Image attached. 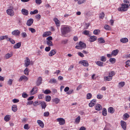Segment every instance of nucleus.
Masks as SVG:
<instances>
[{"mask_svg": "<svg viewBox=\"0 0 130 130\" xmlns=\"http://www.w3.org/2000/svg\"><path fill=\"white\" fill-rule=\"evenodd\" d=\"M61 32L62 35H65L70 31L69 28L66 26H63L61 28Z\"/></svg>", "mask_w": 130, "mask_h": 130, "instance_id": "1", "label": "nucleus"}, {"mask_svg": "<svg viewBox=\"0 0 130 130\" xmlns=\"http://www.w3.org/2000/svg\"><path fill=\"white\" fill-rule=\"evenodd\" d=\"M121 7H119L118 9L119 11H125L127 10V8L129 7L128 4H122L121 5Z\"/></svg>", "mask_w": 130, "mask_h": 130, "instance_id": "2", "label": "nucleus"}, {"mask_svg": "<svg viewBox=\"0 0 130 130\" xmlns=\"http://www.w3.org/2000/svg\"><path fill=\"white\" fill-rule=\"evenodd\" d=\"M11 9H8L7 10L6 12L8 15L12 17L14 15V12L13 9H15L16 10L17 8H14L13 5H12V6H11Z\"/></svg>", "mask_w": 130, "mask_h": 130, "instance_id": "3", "label": "nucleus"}, {"mask_svg": "<svg viewBox=\"0 0 130 130\" xmlns=\"http://www.w3.org/2000/svg\"><path fill=\"white\" fill-rule=\"evenodd\" d=\"M57 121L59 122V123L60 125H64L65 122V120L62 118H59L57 119Z\"/></svg>", "mask_w": 130, "mask_h": 130, "instance_id": "4", "label": "nucleus"}, {"mask_svg": "<svg viewBox=\"0 0 130 130\" xmlns=\"http://www.w3.org/2000/svg\"><path fill=\"white\" fill-rule=\"evenodd\" d=\"M37 88L36 86L34 87L30 91V94L31 95H33L37 92Z\"/></svg>", "mask_w": 130, "mask_h": 130, "instance_id": "5", "label": "nucleus"}, {"mask_svg": "<svg viewBox=\"0 0 130 130\" xmlns=\"http://www.w3.org/2000/svg\"><path fill=\"white\" fill-rule=\"evenodd\" d=\"M96 103V100L95 99H93L90 102L89 104V107H92L95 105Z\"/></svg>", "mask_w": 130, "mask_h": 130, "instance_id": "6", "label": "nucleus"}, {"mask_svg": "<svg viewBox=\"0 0 130 130\" xmlns=\"http://www.w3.org/2000/svg\"><path fill=\"white\" fill-rule=\"evenodd\" d=\"M80 63L85 67H87L89 65L88 62L86 60H82L80 61Z\"/></svg>", "mask_w": 130, "mask_h": 130, "instance_id": "7", "label": "nucleus"}, {"mask_svg": "<svg viewBox=\"0 0 130 130\" xmlns=\"http://www.w3.org/2000/svg\"><path fill=\"white\" fill-rule=\"evenodd\" d=\"M28 79V78L25 75H22L21 76L19 79V82H21L23 80H25L26 81Z\"/></svg>", "mask_w": 130, "mask_h": 130, "instance_id": "8", "label": "nucleus"}, {"mask_svg": "<svg viewBox=\"0 0 130 130\" xmlns=\"http://www.w3.org/2000/svg\"><path fill=\"white\" fill-rule=\"evenodd\" d=\"M121 126L122 128L124 130H126V123L123 121H121Z\"/></svg>", "mask_w": 130, "mask_h": 130, "instance_id": "9", "label": "nucleus"}, {"mask_svg": "<svg viewBox=\"0 0 130 130\" xmlns=\"http://www.w3.org/2000/svg\"><path fill=\"white\" fill-rule=\"evenodd\" d=\"M97 38V37L95 36H91L90 37L89 41L91 42H93L96 40Z\"/></svg>", "mask_w": 130, "mask_h": 130, "instance_id": "10", "label": "nucleus"}, {"mask_svg": "<svg viewBox=\"0 0 130 130\" xmlns=\"http://www.w3.org/2000/svg\"><path fill=\"white\" fill-rule=\"evenodd\" d=\"M34 21L33 19H30L28 20L26 24L28 26H31L32 24Z\"/></svg>", "mask_w": 130, "mask_h": 130, "instance_id": "11", "label": "nucleus"}, {"mask_svg": "<svg viewBox=\"0 0 130 130\" xmlns=\"http://www.w3.org/2000/svg\"><path fill=\"white\" fill-rule=\"evenodd\" d=\"M20 31L18 30H15L12 32V34L14 36H18L20 34Z\"/></svg>", "mask_w": 130, "mask_h": 130, "instance_id": "12", "label": "nucleus"}, {"mask_svg": "<svg viewBox=\"0 0 130 130\" xmlns=\"http://www.w3.org/2000/svg\"><path fill=\"white\" fill-rule=\"evenodd\" d=\"M21 12L22 14L24 15H27L28 14V10L25 9H22Z\"/></svg>", "mask_w": 130, "mask_h": 130, "instance_id": "13", "label": "nucleus"}, {"mask_svg": "<svg viewBox=\"0 0 130 130\" xmlns=\"http://www.w3.org/2000/svg\"><path fill=\"white\" fill-rule=\"evenodd\" d=\"M95 108L96 110L99 111L102 109V107L100 104H98L95 105Z\"/></svg>", "mask_w": 130, "mask_h": 130, "instance_id": "14", "label": "nucleus"}, {"mask_svg": "<svg viewBox=\"0 0 130 130\" xmlns=\"http://www.w3.org/2000/svg\"><path fill=\"white\" fill-rule=\"evenodd\" d=\"M56 53V50L55 49H53L50 51L48 54V55L51 57L55 55Z\"/></svg>", "mask_w": 130, "mask_h": 130, "instance_id": "15", "label": "nucleus"}, {"mask_svg": "<svg viewBox=\"0 0 130 130\" xmlns=\"http://www.w3.org/2000/svg\"><path fill=\"white\" fill-rule=\"evenodd\" d=\"M42 79L41 77H39L36 82V85L38 86L40 85L42 83Z\"/></svg>", "mask_w": 130, "mask_h": 130, "instance_id": "16", "label": "nucleus"}, {"mask_svg": "<svg viewBox=\"0 0 130 130\" xmlns=\"http://www.w3.org/2000/svg\"><path fill=\"white\" fill-rule=\"evenodd\" d=\"M51 32L50 31H47L44 32L42 36L43 37H46L47 36L51 35Z\"/></svg>", "mask_w": 130, "mask_h": 130, "instance_id": "17", "label": "nucleus"}, {"mask_svg": "<svg viewBox=\"0 0 130 130\" xmlns=\"http://www.w3.org/2000/svg\"><path fill=\"white\" fill-rule=\"evenodd\" d=\"M37 122L39 125L41 127V128H43L44 127V124L42 121L40 120H38L37 121Z\"/></svg>", "mask_w": 130, "mask_h": 130, "instance_id": "18", "label": "nucleus"}, {"mask_svg": "<svg viewBox=\"0 0 130 130\" xmlns=\"http://www.w3.org/2000/svg\"><path fill=\"white\" fill-rule=\"evenodd\" d=\"M30 64V60L28 58H26L25 61V66L27 67L29 66Z\"/></svg>", "mask_w": 130, "mask_h": 130, "instance_id": "19", "label": "nucleus"}, {"mask_svg": "<svg viewBox=\"0 0 130 130\" xmlns=\"http://www.w3.org/2000/svg\"><path fill=\"white\" fill-rule=\"evenodd\" d=\"M21 43L19 42L15 44L13 46V48L14 49H17L19 48L21 46Z\"/></svg>", "mask_w": 130, "mask_h": 130, "instance_id": "20", "label": "nucleus"}, {"mask_svg": "<svg viewBox=\"0 0 130 130\" xmlns=\"http://www.w3.org/2000/svg\"><path fill=\"white\" fill-rule=\"evenodd\" d=\"M79 45H80L82 48H85L86 47V44L80 41L79 42Z\"/></svg>", "mask_w": 130, "mask_h": 130, "instance_id": "21", "label": "nucleus"}, {"mask_svg": "<svg viewBox=\"0 0 130 130\" xmlns=\"http://www.w3.org/2000/svg\"><path fill=\"white\" fill-rule=\"evenodd\" d=\"M40 104H41L42 108L44 109H45L46 106L45 102L43 101H40Z\"/></svg>", "mask_w": 130, "mask_h": 130, "instance_id": "22", "label": "nucleus"}, {"mask_svg": "<svg viewBox=\"0 0 130 130\" xmlns=\"http://www.w3.org/2000/svg\"><path fill=\"white\" fill-rule=\"evenodd\" d=\"M108 111L111 113H113L115 111V109L112 107H110L108 108Z\"/></svg>", "mask_w": 130, "mask_h": 130, "instance_id": "23", "label": "nucleus"}, {"mask_svg": "<svg viewBox=\"0 0 130 130\" xmlns=\"http://www.w3.org/2000/svg\"><path fill=\"white\" fill-rule=\"evenodd\" d=\"M60 100L58 98H56L52 100L53 102H54L56 104H58L60 102Z\"/></svg>", "mask_w": 130, "mask_h": 130, "instance_id": "24", "label": "nucleus"}, {"mask_svg": "<svg viewBox=\"0 0 130 130\" xmlns=\"http://www.w3.org/2000/svg\"><path fill=\"white\" fill-rule=\"evenodd\" d=\"M10 115H6L4 118V120L6 121H8L10 119Z\"/></svg>", "mask_w": 130, "mask_h": 130, "instance_id": "25", "label": "nucleus"}, {"mask_svg": "<svg viewBox=\"0 0 130 130\" xmlns=\"http://www.w3.org/2000/svg\"><path fill=\"white\" fill-rule=\"evenodd\" d=\"M118 52L119 50H118L117 49L114 50L112 52V54L113 55L116 56L118 54Z\"/></svg>", "mask_w": 130, "mask_h": 130, "instance_id": "26", "label": "nucleus"}, {"mask_svg": "<svg viewBox=\"0 0 130 130\" xmlns=\"http://www.w3.org/2000/svg\"><path fill=\"white\" fill-rule=\"evenodd\" d=\"M57 81L56 79L52 78L50 79L49 81L48 82L51 83L55 84L57 83Z\"/></svg>", "mask_w": 130, "mask_h": 130, "instance_id": "27", "label": "nucleus"}, {"mask_svg": "<svg viewBox=\"0 0 130 130\" xmlns=\"http://www.w3.org/2000/svg\"><path fill=\"white\" fill-rule=\"evenodd\" d=\"M17 106L16 105H13L12 107V110L14 112L16 111L17 110Z\"/></svg>", "mask_w": 130, "mask_h": 130, "instance_id": "28", "label": "nucleus"}, {"mask_svg": "<svg viewBox=\"0 0 130 130\" xmlns=\"http://www.w3.org/2000/svg\"><path fill=\"white\" fill-rule=\"evenodd\" d=\"M120 41L122 42L125 43L128 41V39L127 38H123L121 39Z\"/></svg>", "mask_w": 130, "mask_h": 130, "instance_id": "29", "label": "nucleus"}, {"mask_svg": "<svg viewBox=\"0 0 130 130\" xmlns=\"http://www.w3.org/2000/svg\"><path fill=\"white\" fill-rule=\"evenodd\" d=\"M98 42L99 43H105V41L103 38H100L98 39Z\"/></svg>", "mask_w": 130, "mask_h": 130, "instance_id": "30", "label": "nucleus"}, {"mask_svg": "<svg viewBox=\"0 0 130 130\" xmlns=\"http://www.w3.org/2000/svg\"><path fill=\"white\" fill-rule=\"evenodd\" d=\"M12 55V53L9 54L8 53L6 54L5 56V58L6 59H8L9 58L11 57Z\"/></svg>", "mask_w": 130, "mask_h": 130, "instance_id": "31", "label": "nucleus"}, {"mask_svg": "<svg viewBox=\"0 0 130 130\" xmlns=\"http://www.w3.org/2000/svg\"><path fill=\"white\" fill-rule=\"evenodd\" d=\"M115 74V72L113 71H112L109 72V76L112 78V77Z\"/></svg>", "mask_w": 130, "mask_h": 130, "instance_id": "32", "label": "nucleus"}, {"mask_svg": "<svg viewBox=\"0 0 130 130\" xmlns=\"http://www.w3.org/2000/svg\"><path fill=\"white\" fill-rule=\"evenodd\" d=\"M100 31L99 29H95L93 31V33L95 35H98L100 32Z\"/></svg>", "mask_w": 130, "mask_h": 130, "instance_id": "33", "label": "nucleus"}, {"mask_svg": "<svg viewBox=\"0 0 130 130\" xmlns=\"http://www.w3.org/2000/svg\"><path fill=\"white\" fill-rule=\"evenodd\" d=\"M96 64L99 66L102 67L104 63L100 61H98L96 62Z\"/></svg>", "mask_w": 130, "mask_h": 130, "instance_id": "34", "label": "nucleus"}, {"mask_svg": "<svg viewBox=\"0 0 130 130\" xmlns=\"http://www.w3.org/2000/svg\"><path fill=\"white\" fill-rule=\"evenodd\" d=\"M90 31L88 30H85L83 32V34L85 35H88L89 36H90L89 35Z\"/></svg>", "mask_w": 130, "mask_h": 130, "instance_id": "35", "label": "nucleus"}, {"mask_svg": "<svg viewBox=\"0 0 130 130\" xmlns=\"http://www.w3.org/2000/svg\"><path fill=\"white\" fill-rule=\"evenodd\" d=\"M46 44L49 46H52L53 45L52 41L50 40H47Z\"/></svg>", "mask_w": 130, "mask_h": 130, "instance_id": "36", "label": "nucleus"}, {"mask_svg": "<svg viewBox=\"0 0 130 130\" xmlns=\"http://www.w3.org/2000/svg\"><path fill=\"white\" fill-rule=\"evenodd\" d=\"M102 114L104 116H106L107 114V110L105 108H104L103 109V110L102 112Z\"/></svg>", "mask_w": 130, "mask_h": 130, "instance_id": "37", "label": "nucleus"}, {"mask_svg": "<svg viewBox=\"0 0 130 130\" xmlns=\"http://www.w3.org/2000/svg\"><path fill=\"white\" fill-rule=\"evenodd\" d=\"M109 61L111 63L114 64L116 62V59L114 58H110L109 59Z\"/></svg>", "mask_w": 130, "mask_h": 130, "instance_id": "38", "label": "nucleus"}, {"mask_svg": "<svg viewBox=\"0 0 130 130\" xmlns=\"http://www.w3.org/2000/svg\"><path fill=\"white\" fill-rule=\"evenodd\" d=\"M92 95L91 93H88L86 95V98L87 99H91L92 97Z\"/></svg>", "mask_w": 130, "mask_h": 130, "instance_id": "39", "label": "nucleus"}, {"mask_svg": "<svg viewBox=\"0 0 130 130\" xmlns=\"http://www.w3.org/2000/svg\"><path fill=\"white\" fill-rule=\"evenodd\" d=\"M38 10H35L33 11H31L30 12V13L31 15L34 14H37L38 13Z\"/></svg>", "mask_w": 130, "mask_h": 130, "instance_id": "40", "label": "nucleus"}, {"mask_svg": "<svg viewBox=\"0 0 130 130\" xmlns=\"http://www.w3.org/2000/svg\"><path fill=\"white\" fill-rule=\"evenodd\" d=\"M54 20L56 25L58 26H59V21L58 20V19L56 18H55Z\"/></svg>", "mask_w": 130, "mask_h": 130, "instance_id": "41", "label": "nucleus"}, {"mask_svg": "<svg viewBox=\"0 0 130 130\" xmlns=\"http://www.w3.org/2000/svg\"><path fill=\"white\" fill-rule=\"evenodd\" d=\"M125 82H121L119 83V88L123 87L125 85Z\"/></svg>", "mask_w": 130, "mask_h": 130, "instance_id": "42", "label": "nucleus"}, {"mask_svg": "<svg viewBox=\"0 0 130 130\" xmlns=\"http://www.w3.org/2000/svg\"><path fill=\"white\" fill-rule=\"evenodd\" d=\"M104 79L106 80L109 81L111 80L112 79V78H110L109 76H108L104 77Z\"/></svg>", "mask_w": 130, "mask_h": 130, "instance_id": "43", "label": "nucleus"}, {"mask_svg": "<svg viewBox=\"0 0 130 130\" xmlns=\"http://www.w3.org/2000/svg\"><path fill=\"white\" fill-rule=\"evenodd\" d=\"M29 72L28 69L26 68L24 71V73L25 74L27 75L29 74Z\"/></svg>", "mask_w": 130, "mask_h": 130, "instance_id": "44", "label": "nucleus"}, {"mask_svg": "<svg viewBox=\"0 0 130 130\" xmlns=\"http://www.w3.org/2000/svg\"><path fill=\"white\" fill-rule=\"evenodd\" d=\"M21 35L22 37L23 38H25L27 36L26 33L25 32H22Z\"/></svg>", "mask_w": 130, "mask_h": 130, "instance_id": "45", "label": "nucleus"}, {"mask_svg": "<svg viewBox=\"0 0 130 130\" xmlns=\"http://www.w3.org/2000/svg\"><path fill=\"white\" fill-rule=\"evenodd\" d=\"M40 104V101L38 102L37 101H36L35 102H33V105L34 106L38 105Z\"/></svg>", "mask_w": 130, "mask_h": 130, "instance_id": "46", "label": "nucleus"}, {"mask_svg": "<svg viewBox=\"0 0 130 130\" xmlns=\"http://www.w3.org/2000/svg\"><path fill=\"white\" fill-rule=\"evenodd\" d=\"M46 100L47 102L50 101L51 99V97L50 96L48 95L46 96L45 97Z\"/></svg>", "mask_w": 130, "mask_h": 130, "instance_id": "47", "label": "nucleus"}, {"mask_svg": "<svg viewBox=\"0 0 130 130\" xmlns=\"http://www.w3.org/2000/svg\"><path fill=\"white\" fill-rule=\"evenodd\" d=\"M86 0H79L78 1L77 3L79 5L81 4L85 3Z\"/></svg>", "mask_w": 130, "mask_h": 130, "instance_id": "48", "label": "nucleus"}, {"mask_svg": "<svg viewBox=\"0 0 130 130\" xmlns=\"http://www.w3.org/2000/svg\"><path fill=\"white\" fill-rule=\"evenodd\" d=\"M104 28L107 30H110L111 29L110 27L107 25H106L104 26Z\"/></svg>", "mask_w": 130, "mask_h": 130, "instance_id": "49", "label": "nucleus"}, {"mask_svg": "<svg viewBox=\"0 0 130 130\" xmlns=\"http://www.w3.org/2000/svg\"><path fill=\"white\" fill-rule=\"evenodd\" d=\"M101 59L100 60L103 62H105L106 60V58L104 56H102L101 57Z\"/></svg>", "mask_w": 130, "mask_h": 130, "instance_id": "50", "label": "nucleus"}, {"mask_svg": "<svg viewBox=\"0 0 130 130\" xmlns=\"http://www.w3.org/2000/svg\"><path fill=\"white\" fill-rule=\"evenodd\" d=\"M80 120V116H78L75 119V122L77 123H78L79 122Z\"/></svg>", "mask_w": 130, "mask_h": 130, "instance_id": "51", "label": "nucleus"}, {"mask_svg": "<svg viewBox=\"0 0 130 130\" xmlns=\"http://www.w3.org/2000/svg\"><path fill=\"white\" fill-rule=\"evenodd\" d=\"M124 118L125 119H127L129 117V115L127 113H125L123 115Z\"/></svg>", "mask_w": 130, "mask_h": 130, "instance_id": "52", "label": "nucleus"}, {"mask_svg": "<svg viewBox=\"0 0 130 130\" xmlns=\"http://www.w3.org/2000/svg\"><path fill=\"white\" fill-rule=\"evenodd\" d=\"M126 65L125 67L126 68H127L128 66H130V61L127 60L126 62Z\"/></svg>", "mask_w": 130, "mask_h": 130, "instance_id": "53", "label": "nucleus"}, {"mask_svg": "<svg viewBox=\"0 0 130 130\" xmlns=\"http://www.w3.org/2000/svg\"><path fill=\"white\" fill-rule=\"evenodd\" d=\"M105 14L104 13L102 12L99 15L100 18V19H102L104 18Z\"/></svg>", "mask_w": 130, "mask_h": 130, "instance_id": "54", "label": "nucleus"}, {"mask_svg": "<svg viewBox=\"0 0 130 130\" xmlns=\"http://www.w3.org/2000/svg\"><path fill=\"white\" fill-rule=\"evenodd\" d=\"M103 97V96L102 95L100 94H98L97 95V98L98 99H101Z\"/></svg>", "mask_w": 130, "mask_h": 130, "instance_id": "55", "label": "nucleus"}, {"mask_svg": "<svg viewBox=\"0 0 130 130\" xmlns=\"http://www.w3.org/2000/svg\"><path fill=\"white\" fill-rule=\"evenodd\" d=\"M73 92V89H70L69 91L67 92L66 93L67 94L69 95L71 94Z\"/></svg>", "mask_w": 130, "mask_h": 130, "instance_id": "56", "label": "nucleus"}, {"mask_svg": "<svg viewBox=\"0 0 130 130\" xmlns=\"http://www.w3.org/2000/svg\"><path fill=\"white\" fill-rule=\"evenodd\" d=\"M50 115L49 112L47 111L46 112H44V113L43 116L45 117H47Z\"/></svg>", "mask_w": 130, "mask_h": 130, "instance_id": "57", "label": "nucleus"}, {"mask_svg": "<svg viewBox=\"0 0 130 130\" xmlns=\"http://www.w3.org/2000/svg\"><path fill=\"white\" fill-rule=\"evenodd\" d=\"M8 40H9L12 44H13L15 43V41L11 38H9Z\"/></svg>", "mask_w": 130, "mask_h": 130, "instance_id": "58", "label": "nucleus"}, {"mask_svg": "<svg viewBox=\"0 0 130 130\" xmlns=\"http://www.w3.org/2000/svg\"><path fill=\"white\" fill-rule=\"evenodd\" d=\"M51 92V91L50 90L48 89H46L45 91H44V92H43L45 94H48L50 93Z\"/></svg>", "mask_w": 130, "mask_h": 130, "instance_id": "59", "label": "nucleus"}, {"mask_svg": "<svg viewBox=\"0 0 130 130\" xmlns=\"http://www.w3.org/2000/svg\"><path fill=\"white\" fill-rule=\"evenodd\" d=\"M29 30L32 33H34L36 32L35 29L33 28H29Z\"/></svg>", "mask_w": 130, "mask_h": 130, "instance_id": "60", "label": "nucleus"}, {"mask_svg": "<svg viewBox=\"0 0 130 130\" xmlns=\"http://www.w3.org/2000/svg\"><path fill=\"white\" fill-rule=\"evenodd\" d=\"M24 128L25 129H28L29 128L28 127V124H25L24 126Z\"/></svg>", "mask_w": 130, "mask_h": 130, "instance_id": "61", "label": "nucleus"}, {"mask_svg": "<svg viewBox=\"0 0 130 130\" xmlns=\"http://www.w3.org/2000/svg\"><path fill=\"white\" fill-rule=\"evenodd\" d=\"M51 49V47L50 46L46 47L45 48V50L46 52L49 51Z\"/></svg>", "mask_w": 130, "mask_h": 130, "instance_id": "62", "label": "nucleus"}, {"mask_svg": "<svg viewBox=\"0 0 130 130\" xmlns=\"http://www.w3.org/2000/svg\"><path fill=\"white\" fill-rule=\"evenodd\" d=\"M35 17L38 20H39L41 18V15L39 14L36 15Z\"/></svg>", "mask_w": 130, "mask_h": 130, "instance_id": "63", "label": "nucleus"}, {"mask_svg": "<svg viewBox=\"0 0 130 130\" xmlns=\"http://www.w3.org/2000/svg\"><path fill=\"white\" fill-rule=\"evenodd\" d=\"M68 40L67 39H65L61 41V43L63 44H66L68 42Z\"/></svg>", "mask_w": 130, "mask_h": 130, "instance_id": "64", "label": "nucleus"}]
</instances>
